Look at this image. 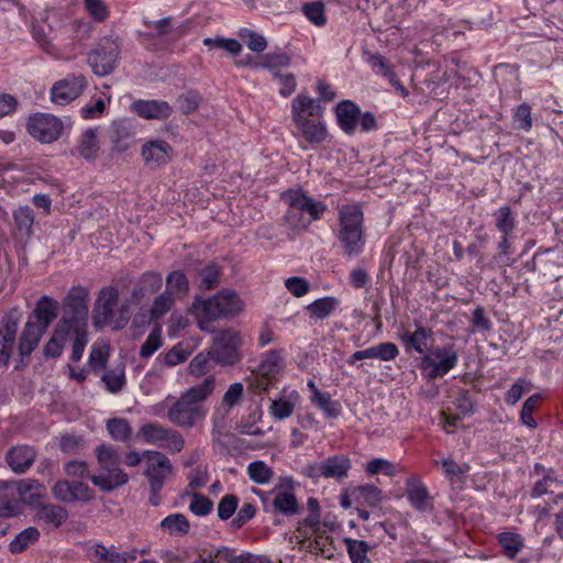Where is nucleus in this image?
I'll return each instance as SVG.
<instances>
[{
    "label": "nucleus",
    "mask_w": 563,
    "mask_h": 563,
    "mask_svg": "<svg viewBox=\"0 0 563 563\" xmlns=\"http://www.w3.org/2000/svg\"><path fill=\"white\" fill-rule=\"evenodd\" d=\"M58 302L49 296H42L29 314L19 336L18 330L22 312L18 307L11 308L0 320V367H7L18 351L15 369L30 365L32 353L57 317Z\"/></svg>",
    "instance_id": "obj_1"
},
{
    "label": "nucleus",
    "mask_w": 563,
    "mask_h": 563,
    "mask_svg": "<svg viewBox=\"0 0 563 563\" xmlns=\"http://www.w3.org/2000/svg\"><path fill=\"white\" fill-rule=\"evenodd\" d=\"M214 387V377L208 376L200 384L187 389L168 408L166 413L168 421L186 430L195 428L206 418L203 401L213 393Z\"/></svg>",
    "instance_id": "obj_2"
},
{
    "label": "nucleus",
    "mask_w": 563,
    "mask_h": 563,
    "mask_svg": "<svg viewBox=\"0 0 563 563\" xmlns=\"http://www.w3.org/2000/svg\"><path fill=\"white\" fill-rule=\"evenodd\" d=\"M242 309L243 302L239 295L229 289L221 290L208 299L196 296L191 306V310L198 321V327L205 332H214L213 321L234 317Z\"/></svg>",
    "instance_id": "obj_3"
},
{
    "label": "nucleus",
    "mask_w": 563,
    "mask_h": 563,
    "mask_svg": "<svg viewBox=\"0 0 563 563\" xmlns=\"http://www.w3.org/2000/svg\"><path fill=\"white\" fill-rule=\"evenodd\" d=\"M338 241L344 256L352 258L361 255L366 243L364 214L358 205H342L338 208Z\"/></svg>",
    "instance_id": "obj_4"
},
{
    "label": "nucleus",
    "mask_w": 563,
    "mask_h": 563,
    "mask_svg": "<svg viewBox=\"0 0 563 563\" xmlns=\"http://www.w3.org/2000/svg\"><path fill=\"white\" fill-rule=\"evenodd\" d=\"M96 456L99 472L98 474H92L90 481L100 490L110 493L129 482L128 474L119 466L120 455L115 448L100 444L96 448Z\"/></svg>",
    "instance_id": "obj_5"
},
{
    "label": "nucleus",
    "mask_w": 563,
    "mask_h": 563,
    "mask_svg": "<svg viewBox=\"0 0 563 563\" xmlns=\"http://www.w3.org/2000/svg\"><path fill=\"white\" fill-rule=\"evenodd\" d=\"M88 298L89 291L82 286H73L63 300L62 317L58 324L64 328H88Z\"/></svg>",
    "instance_id": "obj_6"
},
{
    "label": "nucleus",
    "mask_w": 563,
    "mask_h": 563,
    "mask_svg": "<svg viewBox=\"0 0 563 563\" xmlns=\"http://www.w3.org/2000/svg\"><path fill=\"white\" fill-rule=\"evenodd\" d=\"M241 338L238 332L225 329L217 332L209 347V356L221 366H232L239 363L242 354L239 350Z\"/></svg>",
    "instance_id": "obj_7"
},
{
    "label": "nucleus",
    "mask_w": 563,
    "mask_h": 563,
    "mask_svg": "<svg viewBox=\"0 0 563 563\" xmlns=\"http://www.w3.org/2000/svg\"><path fill=\"white\" fill-rule=\"evenodd\" d=\"M457 360L459 354L453 344L435 349L432 346L430 352L421 357L419 367L426 373L429 380H433L453 369Z\"/></svg>",
    "instance_id": "obj_8"
},
{
    "label": "nucleus",
    "mask_w": 563,
    "mask_h": 563,
    "mask_svg": "<svg viewBox=\"0 0 563 563\" xmlns=\"http://www.w3.org/2000/svg\"><path fill=\"white\" fill-rule=\"evenodd\" d=\"M64 129V121L49 113L37 112L30 115L26 121L29 134L43 144L57 141Z\"/></svg>",
    "instance_id": "obj_9"
},
{
    "label": "nucleus",
    "mask_w": 563,
    "mask_h": 563,
    "mask_svg": "<svg viewBox=\"0 0 563 563\" xmlns=\"http://www.w3.org/2000/svg\"><path fill=\"white\" fill-rule=\"evenodd\" d=\"M351 467V460L345 455L339 454L329 456L321 462L308 464L302 468L301 473L313 481L323 477L341 482L347 477Z\"/></svg>",
    "instance_id": "obj_10"
},
{
    "label": "nucleus",
    "mask_w": 563,
    "mask_h": 563,
    "mask_svg": "<svg viewBox=\"0 0 563 563\" xmlns=\"http://www.w3.org/2000/svg\"><path fill=\"white\" fill-rule=\"evenodd\" d=\"M119 54L118 44L110 38H104L89 52L87 62L93 74L102 77L114 70Z\"/></svg>",
    "instance_id": "obj_11"
},
{
    "label": "nucleus",
    "mask_w": 563,
    "mask_h": 563,
    "mask_svg": "<svg viewBox=\"0 0 563 563\" xmlns=\"http://www.w3.org/2000/svg\"><path fill=\"white\" fill-rule=\"evenodd\" d=\"M262 498L264 511L292 517L300 512L299 503L295 493L288 490H271L267 494L258 493Z\"/></svg>",
    "instance_id": "obj_12"
},
{
    "label": "nucleus",
    "mask_w": 563,
    "mask_h": 563,
    "mask_svg": "<svg viewBox=\"0 0 563 563\" xmlns=\"http://www.w3.org/2000/svg\"><path fill=\"white\" fill-rule=\"evenodd\" d=\"M285 203H292L301 213L307 216L310 222L321 219L327 210V206L322 201H316L306 191L301 189H289L282 194Z\"/></svg>",
    "instance_id": "obj_13"
},
{
    "label": "nucleus",
    "mask_w": 563,
    "mask_h": 563,
    "mask_svg": "<svg viewBox=\"0 0 563 563\" xmlns=\"http://www.w3.org/2000/svg\"><path fill=\"white\" fill-rule=\"evenodd\" d=\"M87 87L85 76H67L57 81L51 89V100L59 106H65L78 98Z\"/></svg>",
    "instance_id": "obj_14"
},
{
    "label": "nucleus",
    "mask_w": 563,
    "mask_h": 563,
    "mask_svg": "<svg viewBox=\"0 0 563 563\" xmlns=\"http://www.w3.org/2000/svg\"><path fill=\"white\" fill-rule=\"evenodd\" d=\"M52 490L55 498L63 503H87L95 498L93 490L79 481H58Z\"/></svg>",
    "instance_id": "obj_15"
},
{
    "label": "nucleus",
    "mask_w": 563,
    "mask_h": 563,
    "mask_svg": "<svg viewBox=\"0 0 563 563\" xmlns=\"http://www.w3.org/2000/svg\"><path fill=\"white\" fill-rule=\"evenodd\" d=\"M118 299L119 292L114 287H104L99 291L92 310L95 327L102 328L110 323Z\"/></svg>",
    "instance_id": "obj_16"
},
{
    "label": "nucleus",
    "mask_w": 563,
    "mask_h": 563,
    "mask_svg": "<svg viewBox=\"0 0 563 563\" xmlns=\"http://www.w3.org/2000/svg\"><path fill=\"white\" fill-rule=\"evenodd\" d=\"M296 131L294 135L302 139L311 146L323 143L328 136V130L323 122L310 118L292 119Z\"/></svg>",
    "instance_id": "obj_17"
},
{
    "label": "nucleus",
    "mask_w": 563,
    "mask_h": 563,
    "mask_svg": "<svg viewBox=\"0 0 563 563\" xmlns=\"http://www.w3.org/2000/svg\"><path fill=\"white\" fill-rule=\"evenodd\" d=\"M433 331L431 328L417 325L415 331H405L400 334V341L406 352L415 351L422 356L430 352L433 346Z\"/></svg>",
    "instance_id": "obj_18"
},
{
    "label": "nucleus",
    "mask_w": 563,
    "mask_h": 563,
    "mask_svg": "<svg viewBox=\"0 0 563 563\" xmlns=\"http://www.w3.org/2000/svg\"><path fill=\"white\" fill-rule=\"evenodd\" d=\"M37 456L34 446L19 444L12 446L5 453V462L15 474H24L33 465Z\"/></svg>",
    "instance_id": "obj_19"
},
{
    "label": "nucleus",
    "mask_w": 563,
    "mask_h": 563,
    "mask_svg": "<svg viewBox=\"0 0 563 563\" xmlns=\"http://www.w3.org/2000/svg\"><path fill=\"white\" fill-rule=\"evenodd\" d=\"M406 496L416 510L422 512L433 510L432 497L419 477L410 476L406 479Z\"/></svg>",
    "instance_id": "obj_20"
},
{
    "label": "nucleus",
    "mask_w": 563,
    "mask_h": 563,
    "mask_svg": "<svg viewBox=\"0 0 563 563\" xmlns=\"http://www.w3.org/2000/svg\"><path fill=\"white\" fill-rule=\"evenodd\" d=\"M131 110L146 120H165L173 112V108L164 100L140 99L131 104Z\"/></svg>",
    "instance_id": "obj_21"
},
{
    "label": "nucleus",
    "mask_w": 563,
    "mask_h": 563,
    "mask_svg": "<svg viewBox=\"0 0 563 563\" xmlns=\"http://www.w3.org/2000/svg\"><path fill=\"white\" fill-rule=\"evenodd\" d=\"M334 111L340 129L345 134L353 135L361 115L360 107L351 100H342L336 104Z\"/></svg>",
    "instance_id": "obj_22"
},
{
    "label": "nucleus",
    "mask_w": 563,
    "mask_h": 563,
    "mask_svg": "<svg viewBox=\"0 0 563 563\" xmlns=\"http://www.w3.org/2000/svg\"><path fill=\"white\" fill-rule=\"evenodd\" d=\"M398 354L399 350L395 343L384 342L371 346L366 350L354 352L346 362L350 365H353L355 364V362L366 358H378L380 361L387 362L395 360L398 356Z\"/></svg>",
    "instance_id": "obj_23"
},
{
    "label": "nucleus",
    "mask_w": 563,
    "mask_h": 563,
    "mask_svg": "<svg viewBox=\"0 0 563 563\" xmlns=\"http://www.w3.org/2000/svg\"><path fill=\"white\" fill-rule=\"evenodd\" d=\"M172 146L162 140L148 141L142 147V157L146 165L157 167L169 162Z\"/></svg>",
    "instance_id": "obj_24"
},
{
    "label": "nucleus",
    "mask_w": 563,
    "mask_h": 563,
    "mask_svg": "<svg viewBox=\"0 0 563 563\" xmlns=\"http://www.w3.org/2000/svg\"><path fill=\"white\" fill-rule=\"evenodd\" d=\"M3 487H8L10 493L19 494L21 499H23L26 504H33L43 494V486L38 483V481L33 478H25L21 481H4Z\"/></svg>",
    "instance_id": "obj_25"
},
{
    "label": "nucleus",
    "mask_w": 563,
    "mask_h": 563,
    "mask_svg": "<svg viewBox=\"0 0 563 563\" xmlns=\"http://www.w3.org/2000/svg\"><path fill=\"white\" fill-rule=\"evenodd\" d=\"M134 133L132 121L125 119L114 121L111 129L113 150L118 152L126 151L134 137Z\"/></svg>",
    "instance_id": "obj_26"
},
{
    "label": "nucleus",
    "mask_w": 563,
    "mask_h": 563,
    "mask_svg": "<svg viewBox=\"0 0 563 563\" xmlns=\"http://www.w3.org/2000/svg\"><path fill=\"white\" fill-rule=\"evenodd\" d=\"M324 108L321 106L319 100H314L305 95H298L291 102V118H309L320 117L323 113Z\"/></svg>",
    "instance_id": "obj_27"
},
{
    "label": "nucleus",
    "mask_w": 563,
    "mask_h": 563,
    "mask_svg": "<svg viewBox=\"0 0 563 563\" xmlns=\"http://www.w3.org/2000/svg\"><path fill=\"white\" fill-rule=\"evenodd\" d=\"M68 518V511L65 507L53 504L40 505L36 519L38 522L59 528Z\"/></svg>",
    "instance_id": "obj_28"
},
{
    "label": "nucleus",
    "mask_w": 563,
    "mask_h": 563,
    "mask_svg": "<svg viewBox=\"0 0 563 563\" xmlns=\"http://www.w3.org/2000/svg\"><path fill=\"white\" fill-rule=\"evenodd\" d=\"M353 500L363 507H377L383 499L382 490L371 484L360 485L351 489Z\"/></svg>",
    "instance_id": "obj_29"
},
{
    "label": "nucleus",
    "mask_w": 563,
    "mask_h": 563,
    "mask_svg": "<svg viewBox=\"0 0 563 563\" xmlns=\"http://www.w3.org/2000/svg\"><path fill=\"white\" fill-rule=\"evenodd\" d=\"M69 336V330L60 324H56L52 336L43 346V356L45 358H57L62 355L65 343Z\"/></svg>",
    "instance_id": "obj_30"
},
{
    "label": "nucleus",
    "mask_w": 563,
    "mask_h": 563,
    "mask_svg": "<svg viewBox=\"0 0 563 563\" xmlns=\"http://www.w3.org/2000/svg\"><path fill=\"white\" fill-rule=\"evenodd\" d=\"M144 475L148 481L150 488L162 489L166 478L173 475L170 460L164 461L163 466H158L157 463H147Z\"/></svg>",
    "instance_id": "obj_31"
},
{
    "label": "nucleus",
    "mask_w": 563,
    "mask_h": 563,
    "mask_svg": "<svg viewBox=\"0 0 563 563\" xmlns=\"http://www.w3.org/2000/svg\"><path fill=\"white\" fill-rule=\"evenodd\" d=\"M15 234L20 238H30L32 234V227L34 223V212L27 207H19L13 212Z\"/></svg>",
    "instance_id": "obj_32"
},
{
    "label": "nucleus",
    "mask_w": 563,
    "mask_h": 563,
    "mask_svg": "<svg viewBox=\"0 0 563 563\" xmlns=\"http://www.w3.org/2000/svg\"><path fill=\"white\" fill-rule=\"evenodd\" d=\"M221 268L214 263H210L197 271L196 285L201 290L216 288L220 283Z\"/></svg>",
    "instance_id": "obj_33"
},
{
    "label": "nucleus",
    "mask_w": 563,
    "mask_h": 563,
    "mask_svg": "<svg viewBox=\"0 0 563 563\" xmlns=\"http://www.w3.org/2000/svg\"><path fill=\"white\" fill-rule=\"evenodd\" d=\"M497 541L503 548V553L509 559L516 558L525 545L523 538L519 533L508 531L500 532Z\"/></svg>",
    "instance_id": "obj_34"
},
{
    "label": "nucleus",
    "mask_w": 563,
    "mask_h": 563,
    "mask_svg": "<svg viewBox=\"0 0 563 563\" xmlns=\"http://www.w3.org/2000/svg\"><path fill=\"white\" fill-rule=\"evenodd\" d=\"M291 57L282 51H274L261 56L260 60L254 65L255 68L262 67L271 71H277L278 68L287 67Z\"/></svg>",
    "instance_id": "obj_35"
},
{
    "label": "nucleus",
    "mask_w": 563,
    "mask_h": 563,
    "mask_svg": "<svg viewBox=\"0 0 563 563\" xmlns=\"http://www.w3.org/2000/svg\"><path fill=\"white\" fill-rule=\"evenodd\" d=\"M174 297H184L189 291V282L183 271H173L166 277V289Z\"/></svg>",
    "instance_id": "obj_36"
},
{
    "label": "nucleus",
    "mask_w": 563,
    "mask_h": 563,
    "mask_svg": "<svg viewBox=\"0 0 563 563\" xmlns=\"http://www.w3.org/2000/svg\"><path fill=\"white\" fill-rule=\"evenodd\" d=\"M287 210L284 214L285 224L292 231L294 234L306 231L312 223L308 220L307 216L297 210L292 203H286Z\"/></svg>",
    "instance_id": "obj_37"
},
{
    "label": "nucleus",
    "mask_w": 563,
    "mask_h": 563,
    "mask_svg": "<svg viewBox=\"0 0 563 563\" xmlns=\"http://www.w3.org/2000/svg\"><path fill=\"white\" fill-rule=\"evenodd\" d=\"M89 555L93 563H125V559L114 547L107 548L102 543H96L90 549Z\"/></svg>",
    "instance_id": "obj_38"
},
{
    "label": "nucleus",
    "mask_w": 563,
    "mask_h": 563,
    "mask_svg": "<svg viewBox=\"0 0 563 563\" xmlns=\"http://www.w3.org/2000/svg\"><path fill=\"white\" fill-rule=\"evenodd\" d=\"M101 379L109 393L117 394L121 391L126 383L124 365L120 363L114 368L106 371Z\"/></svg>",
    "instance_id": "obj_39"
},
{
    "label": "nucleus",
    "mask_w": 563,
    "mask_h": 563,
    "mask_svg": "<svg viewBox=\"0 0 563 563\" xmlns=\"http://www.w3.org/2000/svg\"><path fill=\"white\" fill-rule=\"evenodd\" d=\"M339 300L334 297H323L314 300L306 307L312 318L323 320L328 318L338 307Z\"/></svg>",
    "instance_id": "obj_40"
},
{
    "label": "nucleus",
    "mask_w": 563,
    "mask_h": 563,
    "mask_svg": "<svg viewBox=\"0 0 563 563\" xmlns=\"http://www.w3.org/2000/svg\"><path fill=\"white\" fill-rule=\"evenodd\" d=\"M365 54L367 55L366 62L377 74L386 77L391 85H399V80L397 78L396 73L391 69L387 59L383 55H380L379 53Z\"/></svg>",
    "instance_id": "obj_41"
},
{
    "label": "nucleus",
    "mask_w": 563,
    "mask_h": 563,
    "mask_svg": "<svg viewBox=\"0 0 563 563\" xmlns=\"http://www.w3.org/2000/svg\"><path fill=\"white\" fill-rule=\"evenodd\" d=\"M40 538V531L35 527H29L18 533L10 542L9 549L11 553H22L30 544L36 542Z\"/></svg>",
    "instance_id": "obj_42"
},
{
    "label": "nucleus",
    "mask_w": 563,
    "mask_h": 563,
    "mask_svg": "<svg viewBox=\"0 0 563 563\" xmlns=\"http://www.w3.org/2000/svg\"><path fill=\"white\" fill-rule=\"evenodd\" d=\"M20 512L19 501L13 493H10L8 487H3V482H0V517L11 518L18 516Z\"/></svg>",
    "instance_id": "obj_43"
},
{
    "label": "nucleus",
    "mask_w": 563,
    "mask_h": 563,
    "mask_svg": "<svg viewBox=\"0 0 563 563\" xmlns=\"http://www.w3.org/2000/svg\"><path fill=\"white\" fill-rule=\"evenodd\" d=\"M161 528L169 534L185 536L188 533L190 525L183 514H172L161 521Z\"/></svg>",
    "instance_id": "obj_44"
},
{
    "label": "nucleus",
    "mask_w": 563,
    "mask_h": 563,
    "mask_svg": "<svg viewBox=\"0 0 563 563\" xmlns=\"http://www.w3.org/2000/svg\"><path fill=\"white\" fill-rule=\"evenodd\" d=\"M99 151L97 134L95 129H87L79 140L78 152L86 159H95Z\"/></svg>",
    "instance_id": "obj_45"
},
{
    "label": "nucleus",
    "mask_w": 563,
    "mask_h": 563,
    "mask_svg": "<svg viewBox=\"0 0 563 563\" xmlns=\"http://www.w3.org/2000/svg\"><path fill=\"white\" fill-rule=\"evenodd\" d=\"M169 428H165L162 424L148 422L143 424L139 430L141 435L146 443L163 445V441L168 434Z\"/></svg>",
    "instance_id": "obj_46"
},
{
    "label": "nucleus",
    "mask_w": 563,
    "mask_h": 563,
    "mask_svg": "<svg viewBox=\"0 0 563 563\" xmlns=\"http://www.w3.org/2000/svg\"><path fill=\"white\" fill-rule=\"evenodd\" d=\"M203 45L210 48L223 49L233 57L239 56L243 49L242 44L238 40L222 36L206 37Z\"/></svg>",
    "instance_id": "obj_47"
},
{
    "label": "nucleus",
    "mask_w": 563,
    "mask_h": 563,
    "mask_svg": "<svg viewBox=\"0 0 563 563\" xmlns=\"http://www.w3.org/2000/svg\"><path fill=\"white\" fill-rule=\"evenodd\" d=\"M107 430L115 441L125 442L130 440L132 427L124 418H112L107 421Z\"/></svg>",
    "instance_id": "obj_48"
},
{
    "label": "nucleus",
    "mask_w": 563,
    "mask_h": 563,
    "mask_svg": "<svg viewBox=\"0 0 563 563\" xmlns=\"http://www.w3.org/2000/svg\"><path fill=\"white\" fill-rule=\"evenodd\" d=\"M316 407L321 409L329 419H335L341 415V405L336 400H332L328 391L317 394V398L311 401Z\"/></svg>",
    "instance_id": "obj_49"
},
{
    "label": "nucleus",
    "mask_w": 563,
    "mask_h": 563,
    "mask_svg": "<svg viewBox=\"0 0 563 563\" xmlns=\"http://www.w3.org/2000/svg\"><path fill=\"white\" fill-rule=\"evenodd\" d=\"M344 543L346 544L347 553L352 563H369L367 558L369 545L367 542L345 538Z\"/></svg>",
    "instance_id": "obj_50"
},
{
    "label": "nucleus",
    "mask_w": 563,
    "mask_h": 563,
    "mask_svg": "<svg viewBox=\"0 0 563 563\" xmlns=\"http://www.w3.org/2000/svg\"><path fill=\"white\" fill-rule=\"evenodd\" d=\"M175 297L169 291H164L158 295L150 309L151 320L158 321L164 314H166L174 306Z\"/></svg>",
    "instance_id": "obj_51"
},
{
    "label": "nucleus",
    "mask_w": 563,
    "mask_h": 563,
    "mask_svg": "<svg viewBox=\"0 0 563 563\" xmlns=\"http://www.w3.org/2000/svg\"><path fill=\"white\" fill-rule=\"evenodd\" d=\"M247 474L254 483L263 485L271 482L274 472L265 462L254 461L249 464Z\"/></svg>",
    "instance_id": "obj_52"
},
{
    "label": "nucleus",
    "mask_w": 563,
    "mask_h": 563,
    "mask_svg": "<svg viewBox=\"0 0 563 563\" xmlns=\"http://www.w3.org/2000/svg\"><path fill=\"white\" fill-rule=\"evenodd\" d=\"M163 345L162 327L156 324L148 334L145 342L141 345L140 356L142 358L151 357Z\"/></svg>",
    "instance_id": "obj_53"
},
{
    "label": "nucleus",
    "mask_w": 563,
    "mask_h": 563,
    "mask_svg": "<svg viewBox=\"0 0 563 563\" xmlns=\"http://www.w3.org/2000/svg\"><path fill=\"white\" fill-rule=\"evenodd\" d=\"M70 335L74 339L71 345V361L77 363L81 360L88 343L87 329H71L69 330V336Z\"/></svg>",
    "instance_id": "obj_54"
},
{
    "label": "nucleus",
    "mask_w": 563,
    "mask_h": 563,
    "mask_svg": "<svg viewBox=\"0 0 563 563\" xmlns=\"http://www.w3.org/2000/svg\"><path fill=\"white\" fill-rule=\"evenodd\" d=\"M239 36L245 41L247 48L254 53H262L267 47L266 38L262 34H258L253 30L245 27L241 29L239 32Z\"/></svg>",
    "instance_id": "obj_55"
},
{
    "label": "nucleus",
    "mask_w": 563,
    "mask_h": 563,
    "mask_svg": "<svg viewBox=\"0 0 563 563\" xmlns=\"http://www.w3.org/2000/svg\"><path fill=\"white\" fill-rule=\"evenodd\" d=\"M496 228L503 234H510L515 229V218L511 209L508 206H504L494 212Z\"/></svg>",
    "instance_id": "obj_56"
},
{
    "label": "nucleus",
    "mask_w": 563,
    "mask_h": 563,
    "mask_svg": "<svg viewBox=\"0 0 563 563\" xmlns=\"http://www.w3.org/2000/svg\"><path fill=\"white\" fill-rule=\"evenodd\" d=\"M302 12L306 18L317 26H323L327 22L324 4L321 1H313L303 4Z\"/></svg>",
    "instance_id": "obj_57"
},
{
    "label": "nucleus",
    "mask_w": 563,
    "mask_h": 563,
    "mask_svg": "<svg viewBox=\"0 0 563 563\" xmlns=\"http://www.w3.org/2000/svg\"><path fill=\"white\" fill-rule=\"evenodd\" d=\"M314 540H310L307 544V551L314 554H320L327 560H331V554L324 551V543L329 542L332 544V537L328 536L325 531L320 528L318 532H312Z\"/></svg>",
    "instance_id": "obj_58"
},
{
    "label": "nucleus",
    "mask_w": 563,
    "mask_h": 563,
    "mask_svg": "<svg viewBox=\"0 0 563 563\" xmlns=\"http://www.w3.org/2000/svg\"><path fill=\"white\" fill-rule=\"evenodd\" d=\"M282 356L278 351L271 350L267 353L264 354L260 365H258V372L263 376H271L274 375L280 365Z\"/></svg>",
    "instance_id": "obj_59"
},
{
    "label": "nucleus",
    "mask_w": 563,
    "mask_h": 563,
    "mask_svg": "<svg viewBox=\"0 0 563 563\" xmlns=\"http://www.w3.org/2000/svg\"><path fill=\"white\" fill-rule=\"evenodd\" d=\"M541 400V396L539 394H534L525 400L522 405V409L520 412L521 422L529 428H537V421L533 419V411L539 406Z\"/></svg>",
    "instance_id": "obj_60"
},
{
    "label": "nucleus",
    "mask_w": 563,
    "mask_h": 563,
    "mask_svg": "<svg viewBox=\"0 0 563 563\" xmlns=\"http://www.w3.org/2000/svg\"><path fill=\"white\" fill-rule=\"evenodd\" d=\"M213 508V503L207 496L200 493L191 494V503L189 505V510L200 517L207 516L211 512Z\"/></svg>",
    "instance_id": "obj_61"
},
{
    "label": "nucleus",
    "mask_w": 563,
    "mask_h": 563,
    "mask_svg": "<svg viewBox=\"0 0 563 563\" xmlns=\"http://www.w3.org/2000/svg\"><path fill=\"white\" fill-rule=\"evenodd\" d=\"M239 506V497L233 494L224 495L218 504V517L221 520L230 519L236 511Z\"/></svg>",
    "instance_id": "obj_62"
},
{
    "label": "nucleus",
    "mask_w": 563,
    "mask_h": 563,
    "mask_svg": "<svg viewBox=\"0 0 563 563\" xmlns=\"http://www.w3.org/2000/svg\"><path fill=\"white\" fill-rule=\"evenodd\" d=\"M243 390L244 387L242 383L231 384L222 397V407H224L229 411L234 406H236L242 400Z\"/></svg>",
    "instance_id": "obj_63"
},
{
    "label": "nucleus",
    "mask_w": 563,
    "mask_h": 563,
    "mask_svg": "<svg viewBox=\"0 0 563 563\" xmlns=\"http://www.w3.org/2000/svg\"><path fill=\"white\" fill-rule=\"evenodd\" d=\"M85 8L96 21H104L109 16V10L103 0H85Z\"/></svg>",
    "instance_id": "obj_64"
}]
</instances>
